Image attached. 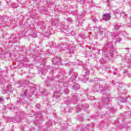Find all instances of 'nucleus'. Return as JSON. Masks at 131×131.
Masks as SVG:
<instances>
[{"label":"nucleus","instance_id":"1","mask_svg":"<svg viewBox=\"0 0 131 131\" xmlns=\"http://www.w3.org/2000/svg\"><path fill=\"white\" fill-rule=\"evenodd\" d=\"M35 92V89L32 88L30 90V92H28V90H26L25 92H23L20 95V99H25V97L28 98L29 97H31L32 95L34 94Z\"/></svg>","mask_w":131,"mask_h":131},{"label":"nucleus","instance_id":"2","mask_svg":"<svg viewBox=\"0 0 131 131\" xmlns=\"http://www.w3.org/2000/svg\"><path fill=\"white\" fill-rule=\"evenodd\" d=\"M106 48V52L108 53L107 57L112 58L113 57V46L112 43H109L105 46Z\"/></svg>","mask_w":131,"mask_h":131},{"label":"nucleus","instance_id":"3","mask_svg":"<svg viewBox=\"0 0 131 131\" xmlns=\"http://www.w3.org/2000/svg\"><path fill=\"white\" fill-rule=\"evenodd\" d=\"M73 71H74V69H72L69 74V75H71V74H72L71 78L72 81H73V80H75L76 77H77V73H74Z\"/></svg>","mask_w":131,"mask_h":131},{"label":"nucleus","instance_id":"4","mask_svg":"<svg viewBox=\"0 0 131 131\" xmlns=\"http://www.w3.org/2000/svg\"><path fill=\"white\" fill-rule=\"evenodd\" d=\"M38 25L41 32L46 29V25H45L43 21H39L38 23Z\"/></svg>","mask_w":131,"mask_h":131},{"label":"nucleus","instance_id":"5","mask_svg":"<svg viewBox=\"0 0 131 131\" xmlns=\"http://www.w3.org/2000/svg\"><path fill=\"white\" fill-rule=\"evenodd\" d=\"M110 14L109 13H105L103 16V19L105 21H107V20L110 19Z\"/></svg>","mask_w":131,"mask_h":131},{"label":"nucleus","instance_id":"6","mask_svg":"<svg viewBox=\"0 0 131 131\" xmlns=\"http://www.w3.org/2000/svg\"><path fill=\"white\" fill-rule=\"evenodd\" d=\"M72 97H73V99L75 100V101H78V97L77 96V94L75 93L72 94Z\"/></svg>","mask_w":131,"mask_h":131},{"label":"nucleus","instance_id":"7","mask_svg":"<svg viewBox=\"0 0 131 131\" xmlns=\"http://www.w3.org/2000/svg\"><path fill=\"white\" fill-rule=\"evenodd\" d=\"M58 59H56L55 60H52V62L54 63V62H56V64H58V63H61V57L58 56L57 57Z\"/></svg>","mask_w":131,"mask_h":131},{"label":"nucleus","instance_id":"8","mask_svg":"<svg viewBox=\"0 0 131 131\" xmlns=\"http://www.w3.org/2000/svg\"><path fill=\"white\" fill-rule=\"evenodd\" d=\"M80 87H79V85L77 83L74 84L73 85V89H74V90H78L79 89Z\"/></svg>","mask_w":131,"mask_h":131},{"label":"nucleus","instance_id":"9","mask_svg":"<svg viewBox=\"0 0 131 131\" xmlns=\"http://www.w3.org/2000/svg\"><path fill=\"white\" fill-rule=\"evenodd\" d=\"M120 27V24L119 23H115L114 25V28L115 29L117 30V29H119V28Z\"/></svg>","mask_w":131,"mask_h":131},{"label":"nucleus","instance_id":"10","mask_svg":"<svg viewBox=\"0 0 131 131\" xmlns=\"http://www.w3.org/2000/svg\"><path fill=\"white\" fill-rule=\"evenodd\" d=\"M20 84L21 86H24L25 88H26V85H27V82L26 81H24V82L20 83Z\"/></svg>","mask_w":131,"mask_h":131},{"label":"nucleus","instance_id":"11","mask_svg":"<svg viewBox=\"0 0 131 131\" xmlns=\"http://www.w3.org/2000/svg\"><path fill=\"white\" fill-rule=\"evenodd\" d=\"M81 107V105H78L76 107V112L77 113H78V112H80V110H81V108H80Z\"/></svg>","mask_w":131,"mask_h":131},{"label":"nucleus","instance_id":"12","mask_svg":"<svg viewBox=\"0 0 131 131\" xmlns=\"http://www.w3.org/2000/svg\"><path fill=\"white\" fill-rule=\"evenodd\" d=\"M12 120L13 122H20V119H14V118H12Z\"/></svg>","mask_w":131,"mask_h":131},{"label":"nucleus","instance_id":"13","mask_svg":"<svg viewBox=\"0 0 131 131\" xmlns=\"http://www.w3.org/2000/svg\"><path fill=\"white\" fill-rule=\"evenodd\" d=\"M67 53H69V54H72L73 53V51H71L70 49L67 48Z\"/></svg>","mask_w":131,"mask_h":131},{"label":"nucleus","instance_id":"14","mask_svg":"<svg viewBox=\"0 0 131 131\" xmlns=\"http://www.w3.org/2000/svg\"><path fill=\"white\" fill-rule=\"evenodd\" d=\"M104 30H105L104 29L100 28L99 31L102 34V33H103V32H104Z\"/></svg>","mask_w":131,"mask_h":131},{"label":"nucleus","instance_id":"15","mask_svg":"<svg viewBox=\"0 0 131 131\" xmlns=\"http://www.w3.org/2000/svg\"><path fill=\"white\" fill-rule=\"evenodd\" d=\"M116 41L117 42H120V41H121V38L118 37L116 39Z\"/></svg>","mask_w":131,"mask_h":131},{"label":"nucleus","instance_id":"16","mask_svg":"<svg viewBox=\"0 0 131 131\" xmlns=\"http://www.w3.org/2000/svg\"><path fill=\"white\" fill-rule=\"evenodd\" d=\"M64 92L66 95H68V94H69V90H68V89H66L64 90Z\"/></svg>","mask_w":131,"mask_h":131},{"label":"nucleus","instance_id":"17","mask_svg":"<svg viewBox=\"0 0 131 131\" xmlns=\"http://www.w3.org/2000/svg\"><path fill=\"white\" fill-rule=\"evenodd\" d=\"M47 72H48V70H46V69L43 70L42 74H43V75H45V74H46V73H47Z\"/></svg>","mask_w":131,"mask_h":131},{"label":"nucleus","instance_id":"18","mask_svg":"<svg viewBox=\"0 0 131 131\" xmlns=\"http://www.w3.org/2000/svg\"><path fill=\"white\" fill-rule=\"evenodd\" d=\"M127 102V100L125 98L124 100H123V103H126Z\"/></svg>","mask_w":131,"mask_h":131},{"label":"nucleus","instance_id":"19","mask_svg":"<svg viewBox=\"0 0 131 131\" xmlns=\"http://www.w3.org/2000/svg\"><path fill=\"white\" fill-rule=\"evenodd\" d=\"M36 108H38V109H39V108H40V104H37L36 105Z\"/></svg>","mask_w":131,"mask_h":131},{"label":"nucleus","instance_id":"20","mask_svg":"<svg viewBox=\"0 0 131 131\" xmlns=\"http://www.w3.org/2000/svg\"><path fill=\"white\" fill-rule=\"evenodd\" d=\"M67 20L69 21V22H71V18H68L67 19Z\"/></svg>","mask_w":131,"mask_h":131},{"label":"nucleus","instance_id":"21","mask_svg":"<svg viewBox=\"0 0 131 131\" xmlns=\"http://www.w3.org/2000/svg\"><path fill=\"white\" fill-rule=\"evenodd\" d=\"M2 101H3V98H0V103H1Z\"/></svg>","mask_w":131,"mask_h":131},{"label":"nucleus","instance_id":"22","mask_svg":"<svg viewBox=\"0 0 131 131\" xmlns=\"http://www.w3.org/2000/svg\"><path fill=\"white\" fill-rule=\"evenodd\" d=\"M106 2L108 3V4H109L110 1L109 0H106Z\"/></svg>","mask_w":131,"mask_h":131},{"label":"nucleus","instance_id":"23","mask_svg":"<svg viewBox=\"0 0 131 131\" xmlns=\"http://www.w3.org/2000/svg\"><path fill=\"white\" fill-rule=\"evenodd\" d=\"M17 103H21V101H20V100L18 101Z\"/></svg>","mask_w":131,"mask_h":131},{"label":"nucleus","instance_id":"24","mask_svg":"<svg viewBox=\"0 0 131 131\" xmlns=\"http://www.w3.org/2000/svg\"><path fill=\"white\" fill-rule=\"evenodd\" d=\"M7 99L8 100H10V97H7Z\"/></svg>","mask_w":131,"mask_h":131},{"label":"nucleus","instance_id":"25","mask_svg":"<svg viewBox=\"0 0 131 131\" xmlns=\"http://www.w3.org/2000/svg\"><path fill=\"white\" fill-rule=\"evenodd\" d=\"M112 36H115V35L112 34Z\"/></svg>","mask_w":131,"mask_h":131},{"label":"nucleus","instance_id":"26","mask_svg":"<svg viewBox=\"0 0 131 131\" xmlns=\"http://www.w3.org/2000/svg\"><path fill=\"white\" fill-rule=\"evenodd\" d=\"M114 74H115V75H116V73H114Z\"/></svg>","mask_w":131,"mask_h":131},{"label":"nucleus","instance_id":"27","mask_svg":"<svg viewBox=\"0 0 131 131\" xmlns=\"http://www.w3.org/2000/svg\"><path fill=\"white\" fill-rule=\"evenodd\" d=\"M55 95H57V93H55Z\"/></svg>","mask_w":131,"mask_h":131},{"label":"nucleus","instance_id":"28","mask_svg":"<svg viewBox=\"0 0 131 131\" xmlns=\"http://www.w3.org/2000/svg\"><path fill=\"white\" fill-rule=\"evenodd\" d=\"M93 21H95V19H93Z\"/></svg>","mask_w":131,"mask_h":131}]
</instances>
